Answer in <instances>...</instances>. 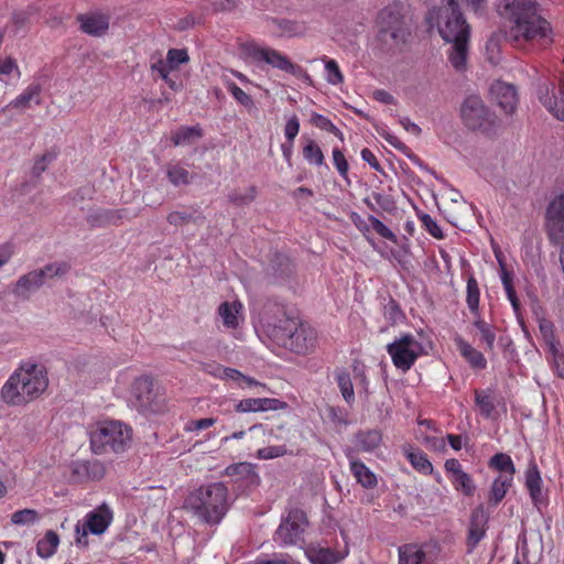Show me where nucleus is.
<instances>
[{
    "instance_id": "obj_1",
    "label": "nucleus",
    "mask_w": 564,
    "mask_h": 564,
    "mask_svg": "<svg viewBox=\"0 0 564 564\" xmlns=\"http://www.w3.org/2000/svg\"><path fill=\"white\" fill-rule=\"evenodd\" d=\"M498 12L507 21L506 39L514 46L544 39L550 32L534 0H499Z\"/></svg>"
},
{
    "instance_id": "obj_2",
    "label": "nucleus",
    "mask_w": 564,
    "mask_h": 564,
    "mask_svg": "<svg viewBox=\"0 0 564 564\" xmlns=\"http://www.w3.org/2000/svg\"><path fill=\"white\" fill-rule=\"evenodd\" d=\"M48 379L43 367L21 365L1 389L3 401L11 405L25 404L39 398L47 388Z\"/></svg>"
},
{
    "instance_id": "obj_3",
    "label": "nucleus",
    "mask_w": 564,
    "mask_h": 564,
    "mask_svg": "<svg viewBox=\"0 0 564 564\" xmlns=\"http://www.w3.org/2000/svg\"><path fill=\"white\" fill-rule=\"evenodd\" d=\"M184 509L204 523L218 524L229 509L228 489L224 482L200 486L185 498Z\"/></svg>"
},
{
    "instance_id": "obj_4",
    "label": "nucleus",
    "mask_w": 564,
    "mask_h": 564,
    "mask_svg": "<svg viewBox=\"0 0 564 564\" xmlns=\"http://www.w3.org/2000/svg\"><path fill=\"white\" fill-rule=\"evenodd\" d=\"M267 333L278 346L299 355L311 352L317 340L315 329L295 317H283L269 324Z\"/></svg>"
},
{
    "instance_id": "obj_5",
    "label": "nucleus",
    "mask_w": 564,
    "mask_h": 564,
    "mask_svg": "<svg viewBox=\"0 0 564 564\" xmlns=\"http://www.w3.org/2000/svg\"><path fill=\"white\" fill-rule=\"evenodd\" d=\"M486 0H446L437 10V29L446 42L469 40V25L463 17L462 8L470 7L478 12Z\"/></svg>"
},
{
    "instance_id": "obj_6",
    "label": "nucleus",
    "mask_w": 564,
    "mask_h": 564,
    "mask_svg": "<svg viewBox=\"0 0 564 564\" xmlns=\"http://www.w3.org/2000/svg\"><path fill=\"white\" fill-rule=\"evenodd\" d=\"M131 442V430L118 421L100 423L91 432L90 443L96 454L124 452Z\"/></svg>"
},
{
    "instance_id": "obj_7",
    "label": "nucleus",
    "mask_w": 564,
    "mask_h": 564,
    "mask_svg": "<svg viewBox=\"0 0 564 564\" xmlns=\"http://www.w3.org/2000/svg\"><path fill=\"white\" fill-rule=\"evenodd\" d=\"M387 351L390 355L393 365L405 372L422 355L423 346L412 334H403L392 343L388 344Z\"/></svg>"
},
{
    "instance_id": "obj_8",
    "label": "nucleus",
    "mask_w": 564,
    "mask_h": 564,
    "mask_svg": "<svg viewBox=\"0 0 564 564\" xmlns=\"http://www.w3.org/2000/svg\"><path fill=\"white\" fill-rule=\"evenodd\" d=\"M112 521V511L105 503L88 512L83 522L75 527V542L78 546L88 545V533L102 534Z\"/></svg>"
},
{
    "instance_id": "obj_9",
    "label": "nucleus",
    "mask_w": 564,
    "mask_h": 564,
    "mask_svg": "<svg viewBox=\"0 0 564 564\" xmlns=\"http://www.w3.org/2000/svg\"><path fill=\"white\" fill-rule=\"evenodd\" d=\"M308 525L306 513L297 508L289 510L282 518L278 527L274 541L280 545H294L303 539V534Z\"/></svg>"
},
{
    "instance_id": "obj_10",
    "label": "nucleus",
    "mask_w": 564,
    "mask_h": 564,
    "mask_svg": "<svg viewBox=\"0 0 564 564\" xmlns=\"http://www.w3.org/2000/svg\"><path fill=\"white\" fill-rule=\"evenodd\" d=\"M246 50L248 55L252 57L254 61L265 62L272 67L283 70L296 77L308 78V75L306 74L305 69L292 63L285 55H283L274 48L259 46L257 44H249L247 45Z\"/></svg>"
},
{
    "instance_id": "obj_11",
    "label": "nucleus",
    "mask_w": 564,
    "mask_h": 564,
    "mask_svg": "<svg viewBox=\"0 0 564 564\" xmlns=\"http://www.w3.org/2000/svg\"><path fill=\"white\" fill-rule=\"evenodd\" d=\"M460 116L465 126L470 130H487L494 123V115L481 98L475 95L464 100Z\"/></svg>"
},
{
    "instance_id": "obj_12",
    "label": "nucleus",
    "mask_w": 564,
    "mask_h": 564,
    "mask_svg": "<svg viewBox=\"0 0 564 564\" xmlns=\"http://www.w3.org/2000/svg\"><path fill=\"white\" fill-rule=\"evenodd\" d=\"M378 35L384 44L399 45L405 42L409 30L398 12L386 9L379 15Z\"/></svg>"
},
{
    "instance_id": "obj_13",
    "label": "nucleus",
    "mask_w": 564,
    "mask_h": 564,
    "mask_svg": "<svg viewBox=\"0 0 564 564\" xmlns=\"http://www.w3.org/2000/svg\"><path fill=\"white\" fill-rule=\"evenodd\" d=\"M399 564H434L438 547L436 544H404L399 547Z\"/></svg>"
},
{
    "instance_id": "obj_14",
    "label": "nucleus",
    "mask_w": 564,
    "mask_h": 564,
    "mask_svg": "<svg viewBox=\"0 0 564 564\" xmlns=\"http://www.w3.org/2000/svg\"><path fill=\"white\" fill-rule=\"evenodd\" d=\"M539 100L557 119L564 120V80L557 86L544 83L539 86Z\"/></svg>"
},
{
    "instance_id": "obj_15",
    "label": "nucleus",
    "mask_w": 564,
    "mask_h": 564,
    "mask_svg": "<svg viewBox=\"0 0 564 564\" xmlns=\"http://www.w3.org/2000/svg\"><path fill=\"white\" fill-rule=\"evenodd\" d=\"M546 228L554 242L560 243L564 239V194L555 197L549 205Z\"/></svg>"
},
{
    "instance_id": "obj_16",
    "label": "nucleus",
    "mask_w": 564,
    "mask_h": 564,
    "mask_svg": "<svg viewBox=\"0 0 564 564\" xmlns=\"http://www.w3.org/2000/svg\"><path fill=\"white\" fill-rule=\"evenodd\" d=\"M488 519L489 516L482 506H478L473 510L467 536L468 553H471L485 538Z\"/></svg>"
},
{
    "instance_id": "obj_17",
    "label": "nucleus",
    "mask_w": 564,
    "mask_h": 564,
    "mask_svg": "<svg viewBox=\"0 0 564 564\" xmlns=\"http://www.w3.org/2000/svg\"><path fill=\"white\" fill-rule=\"evenodd\" d=\"M131 393L132 402L139 411L144 412L150 410L155 400L152 379L149 377L135 379Z\"/></svg>"
},
{
    "instance_id": "obj_18",
    "label": "nucleus",
    "mask_w": 564,
    "mask_h": 564,
    "mask_svg": "<svg viewBox=\"0 0 564 564\" xmlns=\"http://www.w3.org/2000/svg\"><path fill=\"white\" fill-rule=\"evenodd\" d=\"M490 93L497 105L506 112L511 113L516 109L518 97L514 86L496 82L490 87Z\"/></svg>"
},
{
    "instance_id": "obj_19",
    "label": "nucleus",
    "mask_w": 564,
    "mask_h": 564,
    "mask_svg": "<svg viewBox=\"0 0 564 564\" xmlns=\"http://www.w3.org/2000/svg\"><path fill=\"white\" fill-rule=\"evenodd\" d=\"M305 554L312 564H337L347 555V551L338 552L330 547L311 544L306 547Z\"/></svg>"
},
{
    "instance_id": "obj_20",
    "label": "nucleus",
    "mask_w": 564,
    "mask_h": 564,
    "mask_svg": "<svg viewBox=\"0 0 564 564\" xmlns=\"http://www.w3.org/2000/svg\"><path fill=\"white\" fill-rule=\"evenodd\" d=\"M78 21L82 31L93 36H101L109 29V18L102 13L82 14Z\"/></svg>"
},
{
    "instance_id": "obj_21",
    "label": "nucleus",
    "mask_w": 564,
    "mask_h": 564,
    "mask_svg": "<svg viewBox=\"0 0 564 564\" xmlns=\"http://www.w3.org/2000/svg\"><path fill=\"white\" fill-rule=\"evenodd\" d=\"M281 402L278 399L270 398H249L240 400L236 403L235 409L237 412H263L269 410H276Z\"/></svg>"
},
{
    "instance_id": "obj_22",
    "label": "nucleus",
    "mask_w": 564,
    "mask_h": 564,
    "mask_svg": "<svg viewBox=\"0 0 564 564\" xmlns=\"http://www.w3.org/2000/svg\"><path fill=\"white\" fill-rule=\"evenodd\" d=\"M224 474L228 477H232L236 480H242L247 484H256L259 480V475L256 471V466L247 462H241L227 466Z\"/></svg>"
},
{
    "instance_id": "obj_23",
    "label": "nucleus",
    "mask_w": 564,
    "mask_h": 564,
    "mask_svg": "<svg viewBox=\"0 0 564 564\" xmlns=\"http://www.w3.org/2000/svg\"><path fill=\"white\" fill-rule=\"evenodd\" d=\"M475 404L485 419H494L496 412V397L490 389L475 390Z\"/></svg>"
},
{
    "instance_id": "obj_24",
    "label": "nucleus",
    "mask_w": 564,
    "mask_h": 564,
    "mask_svg": "<svg viewBox=\"0 0 564 564\" xmlns=\"http://www.w3.org/2000/svg\"><path fill=\"white\" fill-rule=\"evenodd\" d=\"M546 351L556 375L564 378V351L552 334L546 335Z\"/></svg>"
},
{
    "instance_id": "obj_25",
    "label": "nucleus",
    "mask_w": 564,
    "mask_h": 564,
    "mask_svg": "<svg viewBox=\"0 0 564 564\" xmlns=\"http://www.w3.org/2000/svg\"><path fill=\"white\" fill-rule=\"evenodd\" d=\"M242 304L238 301L224 302L218 307V314L227 328L235 329L239 325V315Z\"/></svg>"
},
{
    "instance_id": "obj_26",
    "label": "nucleus",
    "mask_w": 564,
    "mask_h": 564,
    "mask_svg": "<svg viewBox=\"0 0 564 564\" xmlns=\"http://www.w3.org/2000/svg\"><path fill=\"white\" fill-rule=\"evenodd\" d=\"M44 284L36 270H34L19 278L13 292L15 295L24 297Z\"/></svg>"
},
{
    "instance_id": "obj_27",
    "label": "nucleus",
    "mask_w": 564,
    "mask_h": 564,
    "mask_svg": "<svg viewBox=\"0 0 564 564\" xmlns=\"http://www.w3.org/2000/svg\"><path fill=\"white\" fill-rule=\"evenodd\" d=\"M350 470L362 487L371 489L377 486L376 475L359 459L350 457Z\"/></svg>"
},
{
    "instance_id": "obj_28",
    "label": "nucleus",
    "mask_w": 564,
    "mask_h": 564,
    "mask_svg": "<svg viewBox=\"0 0 564 564\" xmlns=\"http://www.w3.org/2000/svg\"><path fill=\"white\" fill-rule=\"evenodd\" d=\"M455 343L460 355L470 364L473 368H486L487 361L480 351H478L460 337L456 338Z\"/></svg>"
},
{
    "instance_id": "obj_29",
    "label": "nucleus",
    "mask_w": 564,
    "mask_h": 564,
    "mask_svg": "<svg viewBox=\"0 0 564 564\" xmlns=\"http://www.w3.org/2000/svg\"><path fill=\"white\" fill-rule=\"evenodd\" d=\"M451 43L452 47L448 51V61L456 70L462 72L467 65L468 40Z\"/></svg>"
},
{
    "instance_id": "obj_30",
    "label": "nucleus",
    "mask_w": 564,
    "mask_h": 564,
    "mask_svg": "<svg viewBox=\"0 0 564 564\" xmlns=\"http://www.w3.org/2000/svg\"><path fill=\"white\" fill-rule=\"evenodd\" d=\"M166 220L170 225L175 227H182L189 223L202 225L205 221V216L198 210H173L166 216Z\"/></svg>"
},
{
    "instance_id": "obj_31",
    "label": "nucleus",
    "mask_w": 564,
    "mask_h": 564,
    "mask_svg": "<svg viewBox=\"0 0 564 564\" xmlns=\"http://www.w3.org/2000/svg\"><path fill=\"white\" fill-rule=\"evenodd\" d=\"M41 85L40 84H31L29 85L22 94H20L15 99H13L7 107L12 108H30L31 104L40 105L41 98Z\"/></svg>"
},
{
    "instance_id": "obj_32",
    "label": "nucleus",
    "mask_w": 564,
    "mask_h": 564,
    "mask_svg": "<svg viewBox=\"0 0 564 564\" xmlns=\"http://www.w3.org/2000/svg\"><path fill=\"white\" fill-rule=\"evenodd\" d=\"M355 437L357 449L367 453L378 448L382 441V435L378 430L360 431Z\"/></svg>"
},
{
    "instance_id": "obj_33",
    "label": "nucleus",
    "mask_w": 564,
    "mask_h": 564,
    "mask_svg": "<svg viewBox=\"0 0 564 564\" xmlns=\"http://www.w3.org/2000/svg\"><path fill=\"white\" fill-rule=\"evenodd\" d=\"M124 210L104 209L90 214L87 218L88 223L94 227H104L107 225H119L123 217Z\"/></svg>"
},
{
    "instance_id": "obj_34",
    "label": "nucleus",
    "mask_w": 564,
    "mask_h": 564,
    "mask_svg": "<svg viewBox=\"0 0 564 564\" xmlns=\"http://www.w3.org/2000/svg\"><path fill=\"white\" fill-rule=\"evenodd\" d=\"M511 476H498L491 484L488 501L491 506H497L506 496L509 487L512 485Z\"/></svg>"
},
{
    "instance_id": "obj_35",
    "label": "nucleus",
    "mask_w": 564,
    "mask_h": 564,
    "mask_svg": "<svg viewBox=\"0 0 564 564\" xmlns=\"http://www.w3.org/2000/svg\"><path fill=\"white\" fill-rule=\"evenodd\" d=\"M58 544L59 538L57 533L48 530L36 544L37 555L42 558H50L55 554Z\"/></svg>"
},
{
    "instance_id": "obj_36",
    "label": "nucleus",
    "mask_w": 564,
    "mask_h": 564,
    "mask_svg": "<svg viewBox=\"0 0 564 564\" xmlns=\"http://www.w3.org/2000/svg\"><path fill=\"white\" fill-rule=\"evenodd\" d=\"M166 177L176 187L189 185L194 180V175L180 164H169L166 166Z\"/></svg>"
},
{
    "instance_id": "obj_37",
    "label": "nucleus",
    "mask_w": 564,
    "mask_h": 564,
    "mask_svg": "<svg viewBox=\"0 0 564 564\" xmlns=\"http://www.w3.org/2000/svg\"><path fill=\"white\" fill-rule=\"evenodd\" d=\"M541 484L542 479L538 468L535 466L529 468L525 474V487L535 505L542 497Z\"/></svg>"
},
{
    "instance_id": "obj_38",
    "label": "nucleus",
    "mask_w": 564,
    "mask_h": 564,
    "mask_svg": "<svg viewBox=\"0 0 564 564\" xmlns=\"http://www.w3.org/2000/svg\"><path fill=\"white\" fill-rule=\"evenodd\" d=\"M489 467L501 471L502 474L500 476H511L513 478L516 473L511 457L505 453L494 455L489 460Z\"/></svg>"
},
{
    "instance_id": "obj_39",
    "label": "nucleus",
    "mask_w": 564,
    "mask_h": 564,
    "mask_svg": "<svg viewBox=\"0 0 564 564\" xmlns=\"http://www.w3.org/2000/svg\"><path fill=\"white\" fill-rule=\"evenodd\" d=\"M69 269L70 267L67 262H53L36 270V272L45 283L47 280L53 278L64 276L69 271Z\"/></svg>"
},
{
    "instance_id": "obj_40",
    "label": "nucleus",
    "mask_w": 564,
    "mask_h": 564,
    "mask_svg": "<svg viewBox=\"0 0 564 564\" xmlns=\"http://www.w3.org/2000/svg\"><path fill=\"white\" fill-rule=\"evenodd\" d=\"M479 296L480 291L477 280L474 276H469L466 285V303L475 316L479 315Z\"/></svg>"
},
{
    "instance_id": "obj_41",
    "label": "nucleus",
    "mask_w": 564,
    "mask_h": 564,
    "mask_svg": "<svg viewBox=\"0 0 564 564\" xmlns=\"http://www.w3.org/2000/svg\"><path fill=\"white\" fill-rule=\"evenodd\" d=\"M325 64V79L328 84L337 86L344 82V75L335 59L323 56L321 58Z\"/></svg>"
},
{
    "instance_id": "obj_42",
    "label": "nucleus",
    "mask_w": 564,
    "mask_h": 564,
    "mask_svg": "<svg viewBox=\"0 0 564 564\" xmlns=\"http://www.w3.org/2000/svg\"><path fill=\"white\" fill-rule=\"evenodd\" d=\"M257 196V189L254 186H249L248 188L240 191L235 189L228 195V199L235 206H246L251 204Z\"/></svg>"
},
{
    "instance_id": "obj_43",
    "label": "nucleus",
    "mask_w": 564,
    "mask_h": 564,
    "mask_svg": "<svg viewBox=\"0 0 564 564\" xmlns=\"http://www.w3.org/2000/svg\"><path fill=\"white\" fill-rule=\"evenodd\" d=\"M476 321L474 322V326L477 328V330L480 334V338L482 343L485 344L486 348L488 350H491L495 346L496 340V334L491 325L486 323L484 319H481L478 316H476Z\"/></svg>"
},
{
    "instance_id": "obj_44",
    "label": "nucleus",
    "mask_w": 564,
    "mask_h": 564,
    "mask_svg": "<svg viewBox=\"0 0 564 564\" xmlns=\"http://www.w3.org/2000/svg\"><path fill=\"white\" fill-rule=\"evenodd\" d=\"M303 156L310 164L317 166L323 165L325 161L321 148L314 140H307L303 147Z\"/></svg>"
},
{
    "instance_id": "obj_45",
    "label": "nucleus",
    "mask_w": 564,
    "mask_h": 564,
    "mask_svg": "<svg viewBox=\"0 0 564 564\" xmlns=\"http://www.w3.org/2000/svg\"><path fill=\"white\" fill-rule=\"evenodd\" d=\"M454 488L463 492L467 497H471L476 491V486L471 477L467 473H462L455 477L449 478Z\"/></svg>"
},
{
    "instance_id": "obj_46",
    "label": "nucleus",
    "mask_w": 564,
    "mask_h": 564,
    "mask_svg": "<svg viewBox=\"0 0 564 564\" xmlns=\"http://www.w3.org/2000/svg\"><path fill=\"white\" fill-rule=\"evenodd\" d=\"M40 519V513L34 509H22L11 514V523L15 525H31Z\"/></svg>"
},
{
    "instance_id": "obj_47",
    "label": "nucleus",
    "mask_w": 564,
    "mask_h": 564,
    "mask_svg": "<svg viewBox=\"0 0 564 564\" xmlns=\"http://www.w3.org/2000/svg\"><path fill=\"white\" fill-rule=\"evenodd\" d=\"M189 61L188 53L185 48H170L166 53V59H164L166 67L176 70L182 64H186Z\"/></svg>"
},
{
    "instance_id": "obj_48",
    "label": "nucleus",
    "mask_w": 564,
    "mask_h": 564,
    "mask_svg": "<svg viewBox=\"0 0 564 564\" xmlns=\"http://www.w3.org/2000/svg\"><path fill=\"white\" fill-rule=\"evenodd\" d=\"M411 465L420 473L423 474H432L433 466L431 462L427 459L426 455L421 451L409 452L406 455Z\"/></svg>"
},
{
    "instance_id": "obj_49",
    "label": "nucleus",
    "mask_w": 564,
    "mask_h": 564,
    "mask_svg": "<svg viewBox=\"0 0 564 564\" xmlns=\"http://www.w3.org/2000/svg\"><path fill=\"white\" fill-rule=\"evenodd\" d=\"M202 132L197 127H183L172 135V142L175 147L189 143L193 138H200Z\"/></svg>"
},
{
    "instance_id": "obj_50",
    "label": "nucleus",
    "mask_w": 564,
    "mask_h": 564,
    "mask_svg": "<svg viewBox=\"0 0 564 564\" xmlns=\"http://www.w3.org/2000/svg\"><path fill=\"white\" fill-rule=\"evenodd\" d=\"M336 380L343 398L348 404H351L355 401V392L349 373L340 372L337 375Z\"/></svg>"
},
{
    "instance_id": "obj_51",
    "label": "nucleus",
    "mask_w": 564,
    "mask_h": 564,
    "mask_svg": "<svg viewBox=\"0 0 564 564\" xmlns=\"http://www.w3.org/2000/svg\"><path fill=\"white\" fill-rule=\"evenodd\" d=\"M150 68L153 73L156 72L171 89H180V85L173 78L170 77L171 72L174 70L170 69V67H166L163 58H159L156 62L152 63Z\"/></svg>"
},
{
    "instance_id": "obj_52",
    "label": "nucleus",
    "mask_w": 564,
    "mask_h": 564,
    "mask_svg": "<svg viewBox=\"0 0 564 564\" xmlns=\"http://www.w3.org/2000/svg\"><path fill=\"white\" fill-rule=\"evenodd\" d=\"M288 454V449L285 445H274L259 448L257 451V458L259 459H273L278 457H282Z\"/></svg>"
},
{
    "instance_id": "obj_53",
    "label": "nucleus",
    "mask_w": 564,
    "mask_h": 564,
    "mask_svg": "<svg viewBox=\"0 0 564 564\" xmlns=\"http://www.w3.org/2000/svg\"><path fill=\"white\" fill-rule=\"evenodd\" d=\"M312 121L317 128L335 134L340 140L344 139L341 131L327 117L315 113L312 118Z\"/></svg>"
},
{
    "instance_id": "obj_54",
    "label": "nucleus",
    "mask_w": 564,
    "mask_h": 564,
    "mask_svg": "<svg viewBox=\"0 0 564 564\" xmlns=\"http://www.w3.org/2000/svg\"><path fill=\"white\" fill-rule=\"evenodd\" d=\"M274 23L280 29V35L284 36H296L300 35L303 31L302 26L290 20H274Z\"/></svg>"
},
{
    "instance_id": "obj_55",
    "label": "nucleus",
    "mask_w": 564,
    "mask_h": 564,
    "mask_svg": "<svg viewBox=\"0 0 564 564\" xmlns=\"http://www.w3.org/2000/svg\"><path fill=\"white\" fill-rule=\"evenodd\" d=\"M333 162H334V165L335 167L337 169L339 175L347 181V183H349V178H348V170H349V165H348V162L344 155V153L335 148L333 149Z\"/></svg>"
},
{
    "instance_id": "obj_56",
    "label": "nucleus",
    "mask_w": 564,
    "mask_h": 564,
    "mask_svg": "<svg viewBox=\"0 0 564 564\" xmlns=\"http://www.w3.org/2000/svg\"><path fill=\"white\" fill-rule=\"evenodd\" d=\"M227 89L231 93L232 97L242 106L247 108L253 107L252 98L238 87L234 82L227 83Z\"/></svg>"
},
{
    "instance_id": "obj_57",
    "label": "nucleus",
    "mask_w": 564,
    "mask_h": 564,
    "mask_svg": "<svg viewBox=\"0 0 564 564\" xmlns=\"http://www.w3.org/2000/svg\"><path fill=\"white\" fill-rule=\"evenodd\" d=\"M368 220L372 227V229L382 238L388 239L392 242L397 241V236L377 217L369 216Z\"/></svg>"
},
{
    "instance_id": "obj_58",
    "label": "nucleus",
    "mask_w": 564,
    "mask_h": 564,
    "mask_svg": "<svg viewBox=\"0 0 564 564\" xmlns=\"http://www.w3.org/2000/svg\"><path fill=\"white\" fill-rule=\"evenodd\" d=\"M216 372H213V376L220 379H227L232 381H240L241 378H245L240 371L232 368H225L223 366H215Z\"/></svg>"
},
{
    "instance_id": "obj_59",
    "label": "nucleus",
    "mask_w": 564,
    "mask_h": 564,
    "mask_svg": "<svg viewBox=\"0 0 564 564\" xmlns=\"http://www.w3.org/2000/svg\"><path fill=\"white\" fill-rule=\"evenodd\" d=\"M421 220L431 236L437 239H442L444 237L441 227L430 215L424 214L421 217Z\"/></svg>"
},
{
    "instance_id": "obj_60",
    "label": "nucleus",
    "mask_w": 564,
    "mask_h": 564,
    "mask_svg": "<svg viewBox=\"0 0 564 564\" xmlns=\"http://www.w3.org/2000/svg\"><path fill=\"white\" fill-rule=\"evenodd\" d=\"M55 153L47 152L43 154L39 160L35 161L33 165V174L40 176L47 167V164L51 163L55 159Z\"/></svg>"
},
{
    "instance_id": "obj_61",
    "label": "nucleus",
    "mask_w": 564,
    "mask_h": 564,
    "mask_svg": "<svg viewBox=\"0 0 564 564\" xmlns=\"http://www.w3.org/2000/svg\"><path fill=\"white\" fill-rule=\"evenodd\" d=\"M300 131V121L296 116L290 118L285 124L284 134L288 141L293 142Z\"/></svg>"
},
{
    "instance_id": "obj_62",
    "label": "nucleus",
    "mask_w": 564,
    "mask_h": 564,
    "mask_svg": "<svg viewBox=\"0 0 564 564\" xmlns=\"http://www.w3.org/2000/svg\"><path fill=\"white\" fill-rule=\"evenodd\" d=\"M215 423H216V419H213V417L199 419V420L188 422L185 430L188 432L206 430V429L213 426Z\"/></svg>"
},
{
    "instance_id": "obj_63",
    "label": "nucleus",
    "mask_w": 564,
    "mask_h": 564,
    "mask_svg": "<svg viewBox=\"0 0 564 564\" xmlns=\"http://www.w3.org/2000/svg\"><path fill=\"white\" fill-rule=\"evenodd\" d=\"M254 564H299L289 554H274L270 560H257Z\"/></svg>"
},
{
    "instance_id": "obj_64",
    "label": "nucleus",
    "mask_w": 564,
    "mask_h": 564,
    "mask_svg": "<svg viewBox=\"0 0 564 564\" xmlns=\"http://www.w3.org/2000/svg\"><path fill=\"white\" fill-rule=\"evenodd\" d=\"M486 51L488 54V58L492 64L498 63L499 61V45L498 40L496 37H490L486 44Z\"/></svg>"
}]
</instances>
